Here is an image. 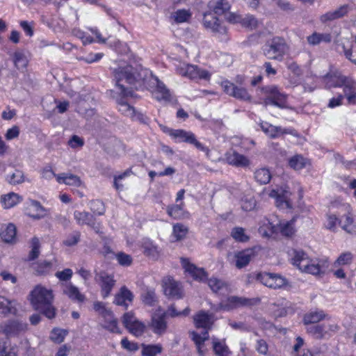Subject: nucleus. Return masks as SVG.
Segmentation results:
<instances>
[{
	"mask_svg": "<svg viewBox=\"0 0 356 356\" xmlns=\"http://www.w3.org/2000/svg\"><path fill=\"white\" fill-rule=\"evenodd\" d=\"M148 72L142 70L137 72L136 70L131 65H125L124 67H119L114 70L113 76L116 82V86L120 90L121 94L124 97H133L134 92L131 89L126 88L122 83L124 81L130 85H135L138 83L145 84L146 82L147 74Z\"/></svg>",
	"mask_w": 356,
	"mask_h": 356,
	"instance_id": "obj_1",
	"label": "nucleus"
},
{
	"mask_svg": "<svg viewBox=\"0 0 356 356\" xmlns=\"http://www.w3.org/2000/svg\"><path fill=\"white\" fill-rule=\"evenodd\" d=\"M31 302L35 310L40 312L47 318L51 319L56 316L53 305L52 291L41 285H37L31 292Z\"/></svg>",
	"mask_w": 356,
	"mask_h": 356,
	"instance_id": "obj_2",
	"label": "nucleus"
},
{
	"mask_svg": "<svg viewBox=\"0 0 356 356\" xmlns=\"http://www.w3.org/2000/svg\"><path fill=\"white\" fill-rule=\"evenodd\" d=\"M210 11L204 15L203 22L207 29L219 34H225L227 28L220 23V20L213 14L221 15L225 14L230 9V4L227 0H211L209 3Z\"/></svg>",
	"mask_w": 356,
	"mask_h": 356,
	"instance_id": "obj_3",
	"label": "nucleus"
},
{
	"mask_svg": "<svg viewBox=\"0 0 356 356\" xmlns=\"http://www.w3.org/2000/svg\"><path fill=\"white\" fill-rule=\"evenodd\" d=\"M292 264L300 270L312 275L324 273L329 266L328 261L323 260H313L301 250H293Z\"/></svg>",
	"mask_w": 356,
	"mask_h": 356,
	"instance_id": "obj_4",
	"label": "nucleus"
},
{
	"mask_svg": "<svg viewBox=\"0 0 356 356\" xmlns=\"http://www.w3.org/2000/svg\"><path fill=\"white\" fill-rule=\"evenodd\" d=\"M194 323L197 328L202 327L204 331L201 334L195 332H191L192 339L195 342L197 351L200 355H203L202 348L204 341L209 339L208 330L211 327L213 323V316L204 311H201L194 316Z\"/></svg>",
	"mask_w": 356,
	"mask_h": 356,
	"instance_id": "obj_5",
	"label": "nucleus"
},
{
	"mask_svg": "<svg viewBox=\"0 0 356 356\" xmlns=\"http://www.w3.org/2000/svg\"><path fill=\"white\" fill-rule=\"evenodd\" d=\"M287 49L286 43L283 38L275 37L264 44L263 51L268 59L282 60Z\"/></svg>",
	"mask_w": 356,
	"mask_h": 356,
	"instance_id": "obj_6",
	"label": "nucleus"
},
{
	"mask_svg": "<svg viewBox=\"0 0 356 356\" xmlns=\"http://www.w3.org/2000/svg\"><path fill=\"white\" fill-rule=\"evenodd\" d=\"M261 90L266 96L264 101L265 106L273 105L280 108L286 107L287 95L282 92L277 86H266L261 88Z\"/></svg>",
	"mask_w": 356,
	"mask_h": 356,
	"instance_id": "obj_7",
	"label": "nucleus"
},
{
	"mask_svg": "<svg viewBox=\"0 0 356 356\" xmlns=\"http://www.w3.org/2000/svg\"><path fill=\"white\" fill-rule=\"evenodd\" d=\"M340 327L336 323H323L309 326L307 332L316 339L327 340L339 332Z\"/></svg>",
	"mask_w": 356,
	"mask_h": 356,
	"instance_id": "obj_8",
	"label": "nucleus"
},
{
	"mask_svg": "<svg viewBox=\"0 0 356 356\" xmlns=\"http://www.w3.org/2000/svg\"><path fill=\"white\" fill-rule=\"evenodd\" d=\"M334 87H343V93L349 104H356V81L341 74L336 76Z\"/></svg>",
	"mask_w": 356,
	"mask_h": 356,
	"instance_id": "obj_9",
	"label": "nucleus"
},
{
	"mask_svg": "<svg viewBox=\"0 0 356 356\" xmlns=\"http://www.w3.org/2000/svg\"><path fill=\"white\" fill-rule=\"evenodd\" d=\"M259 298H248L232 296L220 303V308L225 311H230L240 307H251L259 304Z\"/></svg>",
	"mask_w": 356,
	"mask_h": 356,
	"instance_id": "obj_10",
	"label": "nucleus"
},
{
	"mask_svg": "<svg viewBox=\"0 0 356 356\" xmlns=\"http://www.w3.org/2000/svg\"><path fill=\"white\" fill-rule=\"evenodd\" d=\"M149 82L154 89L152 90V95L155 99L159 102H163L165 104L169 103L172 100V95L170 90L167 88L165 85L161 81L158 77L153 76L149 73Z\"/></svg>",
	"mask_w": 356,
	"mask_h": 356,
	"instance_id": "obj_11",
	"label": "nucleus"
},
{
	"mask_svg": "<svg viewBox=\"0 0 356 356\" xmlns=\"http://www.w3.org/2000/svg\"><path fill=\"white\" fill-rule=\"evenodd\" d=\"M179 74L188 77L191 79H209V73L204 70L199 68L197 65L183 64L177 67Z\"/></svg>",
	"mask_w": 356,
	"mask_h": 356,
	"instance_id": "obj_12",
	"label": "nucleus"
},
{
	"mask_svg": "<svg viewBox=\"0 0 356 356\" xmlns=\"http://www.w3.org/2000/svg\"><path fill=\"white\" fill-rule=\"evenodd\" d=\"M95 280L101 287V293L103 298H106L109 296L115 284V280H114L113 275H109L108 273L102 270L98 273L96 272Z\"/></svg>",
	"mask_w": 356,
	"mask_h": 356,
	"instance_id": "obj_13",
	"label": "nucleus"
},
{
	"mask_svg": "<svg viewBox=\"0 0 356 356\" xmlns=\"http://www.w3.org/2000/svg\"><path fill=\"white\" fill-rule=\"evenodd\" d=\"M163 289L164 294L170 299H180L184 292L181 283L168 277L163 280Z\"/></svg>",
	"mask_w": 356,
	"mask_h": 356,
	"instance_id": "obj_14",
	"label": "nucleus"
},
{
	"mask_svg": "<svg viewBox=\"0 0 356 356\" xmlns=\"http://www.w3.org/2000/svg\"><path fill=\"white\" fill-rule=\"evenodd\" d=\"M221 86L225 93L238 100L250 102L252 99V96L245 88L238 87L229 81H222Z\"/></svg>",
	"mask_w": 356,
	"mask_h": 356,
	"instance_id": "obj_15",
	"label": "nucleus"
},
{
	"mask_svg": "<svg viewBox=\"0 0 356 356\" xmlns=\"http://www.w3.org/2000/svg\"><path fill=\"white\" fill-rule=\"evenodd\" d=\"M28 330L27 323L20 320H8L2 325L3 332L8 337L24 333Z\"/></svg>",
	"mask_w": 356,
	"mask_h": 356,
	"instance_id": "obj_16",
	"label": "nucleus"
},
{
	"mask_svg": "<svg viewBox=\"0 0 356 356\" xmlns=\"http://www.w3.org/2000/svg\"><path fill=\"white\" fill-rule=\"evenodd\" d=\"M259 251V248L253 247L236 252L235 254L236 267L241 269L248 266L257 256Z\"/></svg>",
	"mask_w": 356,
	"mask_h": 356,
	"instance_id": "obj_17",
	"label": "nucleus"
},
{
	"mask_svg": "<svg viewBox=\"0 0 356 356\" xmlns=\"http://www.w3.org/2000/svg\"><path fill=\"white\" fill-rule=\"evenodd\" d=\"M261 130L270 138H276L283 134H291L296 136V131L293 129H284L281 127L273 126L266 122H261L259 124Z\"/></svg>",
	"mask_w": 356,
	"mask_h": 356,
	"instance_id": "obj_18",
	"label": "nucleus"
},
{
	"mask_svg": "<svg viewBox=\"0 0 356 356\" xmlns=\"http://www.w3.org/2000/svg\"><path fill=\"white\" fill-rule=\"evenodd\" d=\"M326 317L327 314L321 309L310 310L304 314L302 322L307 329L309 326L318 324L320 321L324 320Z\"/></svg>",
	"mask_w": 356,
	"mask_h": 356,
	"instance_id": "obj_19",
	"label": "nucleus"
},
{
	"mask_svg": "<svg viewBox=\"0 0 356 356\" xmlns=\"http://www.w3.org/2000/svg\"><path fill=\"white\" fill-rule=\"evenodd\" d=\"M225 159L229 165L238 168H246L250 164L248 157L233 150L226 153Z\"/></svg>",
	"mask_w": 356,
	"mask_h": 356,
	"instance_id": "obj_20",
	"label": "nucleus"
},
{
	"mask_svg": "<svg viewBox=\"0 0 356 356\" xmlns=\"http://www.w3.org/2000/svg\"><path fill=\"white\" fill-rule=\"evenodd\" d=\"M289 191L286 190H272L270 192V197L275 199V203L277 207L281 209L291 208V203L289 201L290 196Z\"/></svg>",
	"mask_w": 356,
	"mask_h": 356,
	"instance_id": "obj_21",
	"label": "nucleus"
},
{
	"mask_svg": "<svg viewBox=\"0 0 356 356\" xmlns=\"http://www.w3.org/2000/svg\"><path fill=\"white\" fill-rule=\"evenodd\" d=\"M181 264L185 270L191 274L194 280L200 282H204L207 280V274L203 268H197L186 259H181Z\"/></svg>",
	"mask_w": 356,
	"mask_h": 356,
	"instance_id": "obj_22",
	"label": "nucleus"
},
{
	"mask_svg": "<svg viewBox=\"0 0 356 356\" xmlns=\"http://www.w3.org/2000/svg\"><path fill=\"white\" fill-rule=\"evenodd\" d=\"M63 293L72 301L81 303L86 300L85 295L82 294L78 287L73 285L71 282L63 284Z\"/></svg>",
	"mask_w": 356,
	"mask_h": 356,
	"instance_id": "obj_23",
	"label": "nucleus"
},
{
	"mask_svg": "<svg viewBox=\"0 0 356 356\" xmlns=\"http://www.w3.org/2000/svg\"><path fill=\"white\" fill-rule=\"evenodd\" d=\"M134 299V295L132 292L129 290L127 286H123L120 288L119 292L115 294L113 302L117 305L124 307L127 308L128 304L127 302H132Z\"/></svg>",
	"mask_w": 356,
	"mask_h": 356,
	"instance_id": "obj_24",
	"label": "nucleus"
},
{
	"mask_svg": "<svg viewBox=\"0 0 356 356\" xmlns=\"http://www.w3.org/2000/svg\"><path fill=\"white\" fill-rule=\"evenodd\" d=\"M74 218L78 225H87L95 229H96L95 218L94 216L89 212L75 211L74 212Z\"/></svg>",
	"mask_w": 356,
	"mask_h": 356,
	"instance_id": "obj_25",
	"label": "nucleus"
},
{
	"mask_svg": "<svg viewBox=\"0 0 356 356\" xmlns=\"http://www.w3.org/2000/svg\"><path fill=\"white\" fill-rule=\"evenodd\" d=\"M27 210V214L33 219H40L45 215L44 208L37 200H31Z\"/></svg>",
	"mask_w": 356,
	"mask_h": 356,
	"instance_id": "obj_26",
	"label": "nucleus"
},
{
	"mask_svg": "<svg viewBox=\"0 0 356 356\" xmlns=\"http://www.w3.org/2000/svg\"><path fill=\"white\" fill-rule=\"evenodd\" d=\"M165 316L166 314L153 316L152 327L154 333L161 334L165 331L167 328V324L165 320Z\"/></svg>",
	"mask_w": 356,
	"mask_h": 356,
	"instance_id": "obj_27",
	"label": "nucleus"
},
{
	"mask_svg": "<svg viewBox=\"0 0 356 356\" xmlns=\"http://www.w3.org/2000/svg\"><path fill=\"white\" fill-rule=\"evenodd\" d=\"M56 181L59 184H65L66 185L74 186H79L81 184V180L80 177L72 174H58L56 176Z\"/></svg>",
	"mask_w": 356,
	"mask_h": 356,
	"instance_id": "obj_28",
	"label": "nucleus"
},
{
	"mask_svg": "<svg viewBox=\"0 0 356 356\" xmlns=\"http://www.w3.org/2000/svg\"><path fill=\"white\" fill-rule=\"evenodd\" d=\"M103 318L104 319V325H103L104 328L113 333H121L118 325V320L114 317L111 311L103 316Z\"/></svg>",
	"mask_w": 356,
	"mask_h": 356,
	"instance_id": "obj_29",
	"label": "nucleus"
},
{
	"mask_svg": "<svg viewBox=\"0 0 356 356\" xmlns=\"http://www.w3.org/2000/svg\"><path fill=\"white\" fill-rule=\"evenodd\" d=\"M259 233L265 237H270L278 233V223L273 224L268 219H266L259 229Z\"/></svg>",
	"mask_w": 356,
	"mask_h": 356,
	"instance_id": "obj_30",
	"label": "nucleus"
},
{
	"mask_svg": "<svg viewBox=\"0 0 356 356\" xmlns=\"http://www.w3.org/2000/svg\"><path fill=\"white\" fill-rule=\"evenodd\" d=\"M17 312L15 302L10 300L4 296H0V313L3 315L8 314H15Z\"/></svg>",
	"mask_w": 356,
	"mask_h": 356,
	"instance_id": "obj_31",
	"label": "nucleus"
},
{
	"mask_svg": "<svg viewBox=\"0 0 356 356\" xmlns=\"http://www.w3.org/2000/svg\"><path fill=\"white\" fill-rule=\"evenodd\" d=\"M22 201V197L15 193H10L1 197V202L5 209L15 207Z\"/></svg>",
	"mask_w": 356,
	"mask_h": 356,
	"instance_id": "obj_32",
	"label": "nucleus"
},
{
	"mask_svg": "<svg viewBox=\"0 0 356 356\" xmlns=\"http://www.w3.org/2000/svg\"><path fill=\"white\" fill-rule=\"evenodd\" d=\"M170 135L175 138L179 140V142H185L189 143L194 134L190 131H186L183 129H171Z\"/></svg>",
	"mask_w": 356,
	"mask_h": 356,
	"instance_id": "obj_33",
	"label": "nucleus"
},
{
	"mask_svg": "<svg viewBox=\"0 0 356 356\" xmlns=\"http://www.w3.org/2000/svg\"><path fill=\"white\" fill-rule=\"evenodd\" d=\"M143 302L148 306H154L157 302L155 290L152 288H146L141 293Z\"/></svg>",
	"mask_w": 356,
	"mask_h": 356,
	"instance_id": "obj_34",
	"label": "nucleus"
},
{
	"mask_svg": "<svg viewBox=\"0 0 356 356\" xmlns=\"http://www.w3.org/2000/svg\"><path fill=\"white\" fill-rule=\"evenodd\" d=\"M213 349L216 356H228L230 353L225 341H220L216 339L213 341Z\"/></svg>",
	"mask_w": 356,
	"mask_h": 356,
	"instance_id": "obj_35",
	"label": "nucleus"
},
{
	"mask_svg": "<svg viewBox=\"0 0 356 356\" xmlns=\"http://www.w3.org/2000/svg\"><path fill=\"white\" fill-rule=\"evenodd\" d=\"M142 355L143 356H156L163 351V347L161 344H142Z\"/></svg>",
	"mask_w": 356,
	"mask_h": 356,
	"instance_id": "obj_36",
	"label": "nucleus"
},
{
	"mask_svg": "<svg viewBox=\"0 0 356 356\" xmlns=\"http://www.w3.org/2000/svg\"><path fill=\"white\" fill-rule=\"evenodd\" d=\"M208 285L215 293H222L227 291V284L222 280L216 277L208 280Z\"/></svg>",
	"mask_w": 356,
	"mask_h": 356,
	"instance_id": "obj_37",
	"label": "nucleus"
},
{
	"mask_svg": "<svg viewBox=\"0 0 356 356\" xmlns=\"http://www.w3.org/2000/svg\"><path fill=\"white\" fill-rule=\"evenodd\" d=\"M254 179L260 184H267L271 179V173L268 168H262L255 171Z\"/></svg>",
	"mask_w": 356,
	"mask_h": 356,
	"instance_id": "obj_38",
	"label": "nucleus"
},
{
	"mask_svg": "<svg viewBox=\"0 0 356 356\" xmlns=\"http://www.w3.org/2000/svg\"><path fill=\"white\" fill-rule=\"evenodd\" d=\"M16 227L15 226L10 223L7 227L3 229L1 232V238L6 243L13 242L16 236Z\"/></svg>",
	"mask_w": 356,
	"mask_h": 356,
	"instance_id": "obj_39",
	"label": "nucleus"
},
{
	"mask_svg": "<svg viewBox=\"0 0 356 356\" xmlns=\"http://www.w3.org/2000/svg\"><path fill=\"white\" fill-rule=\"evenodd\" d=\"M13 62L15 66L19 69H24L28 64V59L23 51H16L13 55Z\"/></svg>",
	"mask_w": 356,
	"mask_h": 356,
	"instance_id": "obj_40",
	"label": "nucleus"
},
{
	"mask_svg": "<svg viewBox=\"0 0 356 356\" xmlns=\"http://www.w3.org/2000/svg\"><path fill=\"white\" fill-rule=\"evenodd\" d=\"M143 252L145 255L156 259L159 256V250L157 246L154 245L149 241H145L143 243Z\"/></svg>",
	"mask_w": 356,
	"mask_h": 356,
	"instance_id": "obj_41",
	"label": "nucleus"
},
{
	"mask_svg": "<svg viewBox=\"0 0 356 356\" xmlns=\"http://www.w3.org/2000/svg\"><path fill=\"white\" fill-rule=\"evenodd\" d=\"M287 284L286 280L279 274L273 273L270 279L268 287L271 289H280Z\"/></svg>",
	"mask_w": 356,
	"mask_h": 356,
	"instance_id": "obj_42",
	"label": "nucleus"
},
{
	"mask_svg": "<svg viewBox=\"0 0 356 356\" xmlns=\"http://www.w3.org/2000/svg\"><path fill=\"white\" fill-rule=\"evenodd\" d=\"M30 247L31 250L29 254L28 260L33 261L37 259L40 254V243L38 238H32Z\"/></svg>",
	"mask_w": 356,
	"mask_h": 356,
	"instance_id": "obj_43",
	"label": "nucleus"
},
{
	"mask_svg": "<svg viewBox=\"0 0 356 356\" xmlns=\"http://www.w3.org/2000/svg\"><path fill=\"white\" fill-rule=\"evenodd\" d=\"M191 17V12L185 9L177 10L172 14V17L177 24L186 22Z\"/></svg>",
	"mask_w": 356,
	"mask_h": 356,
	"instance_id": "obj_44",
	"label": "nucleus"
},
{
	"mask_svg": "<svg viewBox=\"0 0 356 356\" xmlns=\"http://www.w3.org/2000/svg\"><path fill=\"white\" fill-rule=\"evenodd\" d=\"M294 219L284 223H278V232L285 236H291L293 234L295 229L293 227Z\"/></svg>",
	"mask_w": 356,
	"mask_h": 356,
	"instance_id": "obj_45",
	"label": "nucleus"
},
{
	"mask_svg": "<svg viewBox=\"0 0 356 356\" xmlns=\"http://www.w3.org/2000/svg\"><path fill=\"white\" fill-rule=\"evenodd\" d=\"M6 181L12 185L20 184L25 181L24 172L19 170H15L11 175H8Z\"/></svg>",
	"mask_w": 356,
	"mask_h": 356,
	"instance_id": "obj_46",
	"label": "nucleus"
},
{
	"mask_svg": "<svg viewBox=\"0 0 356 356\" xmlns=\"http://www.w3.org/2000/svg\"><path fill=\"white\" fill-rule=\"evenodd\" d=\"M259 24V21L253 15H246L243 16L241 24L245 28L253 30L258 27Z\"/></svg>",
	"mask_w": 356,
	"mask_h": 356,
	"instance_id": "obj_47",
	"label": "nucleus"
},
{
	"mask_svg": "<svg viewBox=\"0 0 356 356\" xmlns=\"http://www.w3.org/2000/svg\"><path fill=\"white\" fill-rule=\"evenodd\" d=\"M353 255L350 252H346L341 253L337 259L334 261V266H340L344 265H349L352 263Z\"/></svg>",
	"mask_w": 356,
	"mask_h": 356,
	"instance_id": "obj_48",
	"label": "nucleus"
},
{
	"mask_svg": "<svg viewBox=\"0 0 356 356\" xmlns=\"http://www.w3.org/2000/svg\"><path fill=\"white\" fill-rule=\"evenodd\" d=\"M289 164L296 170H300L305 167V159L301 155H296L289 159Z\"/></svg>",
	"mask_w": 356,
	"mask_h": 356,
	"instance_id": "obj_49",
	"label": "nucleus"
},
{
	"mask_svg": "<svg viewBox=\"0 0 356 356\" xmlns=\"http://www.w3.org/2000/svg\"><path fill=\"white\" fill-rule=\"evenodd\" d=\"M183 206L184 203L169 206L167 208V213L170 216L175 219L180 218L183 216L184 213Z\"/></svg>",
	"mask_w": 356,
	"mask_h": 356,
	"instance_id": "obj_50",
	"label": "nucleus"
},
{
	"mask_svg": "<svg viewBox=\"0 0 356 356\" xmlns=\"http://www.w3.org/2000/svg\"><path fill=\"white\" fill-rule=\"evenodd\" d=\"M52 266L53 264L51 262L43 261L36 264L35 270L37 275H43L49 273L51 271Z\"/></svg>",
	"mask_w": 356,
	"mask_h": 356,
	"instance_id": "obj_51",
	"label": "nucleus"
},
{
	"mask_svg": "<svg viewBox=\"0 0 356 356\" xmlns=\"http://www.w3.org/2000/svg\"><path fill=\"white\" fill-rule=\"evenodd\" d=\"M119 108L118 110L124 115L134 118L135 109L133 106H130L128 103L124 102L123 99H120L118 102Z\"/></svg>",
	"mask_w": 356,
	"mask_h": 356,
	"instance_id": "obj_52",
	"label": "nucleus"
},
{
	"mask_svg": "<svg viewBox=\"0 0 356 356\" xmlns=\"http://www.w3.org/2000/svg\"><path fill=\"white\" fill-rule=\"evenodd\" d=\"M231 236L236 241L239 242H246L249 239V237L245 233V229L239 227H236L232 229Z\"/></svg>",
	"mask_w": 356,
	"mask_h": 356,
	"instance_id": "obj_53",
	"label": "nucleus"
},
{
	"mask_svg": "<svg viewBox=\"0 0 356 356\" xmlns=\"http://www.w3.org/2000/svg\"><path fill=\"white\" fill-rule=\"evenodd\" d=\"M90 207L95 215L102 216L105 213V207L102 201L99 200H92L90 202Z\"/></svg>",
	"mask_w": 356,
	"mask_h": 356,
	"instance_id": "obj_54",
	"label": "nucleus"
},
{
	"mask_svg": "<svg viewBox=\"0 0 356 356\" xmlns=\"http://www.w3.org/2000/svg\"><path fill=\"white\" fill-rule=\"evenodd\" d=\"M342 47L346 58L356 65V36L355 43L352 44L349 49H346L344 45Z\"/></svg>",
	"mask_w": 356,
	"mask_h": 356,
	"instance_id": "obj_55",
	"label": "nucleus"
},
{
	"mask_svg": "<svg viewBox=\"0 0 356 356\" xmlns=\"http://www.w3.org/2000/svg\"><path fill=\"white\" fill-rule=\"evenodd\" d=\"M67 332L61 329H54L51 333V339L56 343H60L63 341Z\"/></svg>",
	"mask_w": 356,
	"mask_h": 356,
	"instance_id": "obj_56",
	"label": "nucleus"
},
{
	"mask_svg": "<svg viewBox=\"0 0 356 356\" xmlns=\"http://www.w3.org/2000/svg\"><path fill=\"white\" fill-rule=\"evenodd\" d=\"M115 257L120 265L123 266H129L131 265L133 259L131 255L120 252L116 254Z\"/></svg>",
	"mask_w": 356,
	"mask_h": 356,
	"instance_id": "obj_57",
	"label": "nucleus"
},
{
	"mask_svg": "<svg viewBox=\"0 0 356 356\" xmlns=\"http://www.w3.org/2000/svg\"><path fill=\"white\" fill-rule=\"evenodd\" d=\"M80 237L81 234L79 232H73L63 241V244L68 247L73 246L79 243Z\"/></svg>",
	"mask_w": 356,
	"mask_h": 356,
	"instance_id": "obj_58",
	"label": "nucleus"
},
{
	"mask_svg": "<svg viewBox=\"0 0 356 356\" xmlns=\"http://www.w3.org/2000/svg\"><path fill=\"white\" fill-rule=\"evenodd\" d=\"M127 329L129 330V331L134 335L138 337L143 333L145 325L138 321H136L134 323L129 325Z\"/></svg>",
	"mask_w": 356,
	"mask_h": 356,
	"instance_id": "obj_59",
	"label": "nucleus"
},
{
	"mask_svg": "<svg viewBox=\"0 0 356 356\" xmlns=\"http://www.w3.org/2000/svg\"><path fill=\"white\" fill-rule=\"evenodd\" d=\"M187 228L181 224L175 225L173 227V234L177 240L182 239L187 234Z\"/></svg>",
	"mask_w": 356,
	"mask_h": 356,
	"instance_id": "obj_60",
	"label": "nucleus"
},
{
	"mask_svg": "<svg viewBox=\"0 0 356 356\" xmlns=\"http://www.w3.org/2000/svg\"><path fill=\"white\" fill-rule=\"evenodd\" d=\"M256 206V201L255 200L250 197H245L242 199L241 200V208L243 210L245 211H250L254 209Z\"/></svg>",
	"mask_w": 356,
	"mask_h": 356,
	"instance_id": "obj_61",
	"label": "nucleus"
},
{
	"mask_svg": "<svg viewBox=\"0 0 356 356\" xmlns=\"http://www.w3.org/2000/svg\"><path fill=\"white\" fill-rule=\"evenodd\" d=\"M339 225L341 226L342 229L346 230L347 232H351L352 231V225L353 223V217L350 213L345 216V218H342L339 222Z\"/></svg>",
	"mask_w": 356,
	"mask_h": 356,
	"instance_id": "obj_62",
	"label": "nucleus"
},
{
	"mask_svg": "<svg viewBox=\"0 0 356 356\" xmlns=\"http://www.w3.org/2000/svg\"><path fill=\"white\" fill-rule=\"evenodd\" d=\"M255 350L261 355H267L268 352V345L264 339H258L254 346Z\"/></svg>",
	"mask_w": 356,
	"mask_h": 356,
	"instance_id": "obj_63",
	"label": "nucleus"
},
{
	"mask_svg": "<svg viewBox=\"0 0 356 356\" xmlns=\"http://www.w3.org/2000/svg\"><path fill=\"white\" fill-rule=\"evenodd\" d=\"M0 356H17V354L15 348H8L6 342H0Z\"/></svg>",
	"mask_w": 356,
	"mask_h": 356,
	"instance_id": "obj_64",
	"label": "nucleus"
}]
</instances>
